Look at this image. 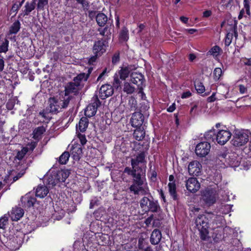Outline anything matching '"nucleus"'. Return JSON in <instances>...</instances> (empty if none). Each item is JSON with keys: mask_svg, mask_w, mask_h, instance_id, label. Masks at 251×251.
Returning <instances> with one entry per match:
<instances>
[{"mask_svg": "<svg viewBox=\"0 0 251 251\" xmlns=\"http://www.w3.org/2000/svg\"><path fill=\"white\" fill-rule=\"evenodd\" d=\"M144 175H141L134 178H133V183L129 187V189L130 192L134 195L141 194L146 195L150 193V191L147 186L143 187L145 178Z\"/></svg>", "mask_w": 251, "mask_h": 251, "instance_id": "obj_3", "label": "nucleus"}, {"mask_svg": "<svg viewBox=\"0 0 251 251\" xmlns=\"http://www.w3.org/2000/svg\"><path fill=\"white\" fill-rule=\"evenodd\" d=\"M120 60V56L119 53H115L112 57V63L116 64Z\"/></svg>", "mask_w": 251, "mask_h": 251, "instance_id": "obj_51", "label": "nucleus"}, {"mask_svg": "<svg viewBox=\"0 0 251 251\" xmlns=\"http://www.w3.org/2000/svg\"><path fill=\"white\" fill-rule=\"evenodd\" d=\"M144 121V117L140 112H135L132 116L131 123L132 126L140 127Z\"/></svg>", "mask_w": 251, "mask_h": 251, "instance_id": "obj_18", "label": "nucleus"}, {"mask_svg": "<svg viewBox=\"0 0 251 251\" xmlns=\"http://www.w3.org/2000/svg\"><path fill=\"white\" fill-rule=\"evenodd\" d=\"M226 209V211H225L224 210H223L222 209H223V207L221 208V211L223 213H224L225 214H226L228 212H229L230 211V209L231 208V207L230 205H228V204H226V205H225L224 206H223Z\"/></svg>", "mask_w": 251, "mask_h": 251, "instance_id": "obj_57", "label": "nucleus"}, {"mask_svg": "<svg viewBox=\"0 0 251 251\" xmlns=\"http://www.w3.org/2000/svg\"><path fill=\"white\" fill-rule=\"evenodd\" d=\"M107 17L103 13H98L96 16V20L98 25L100 26H103L107 22Z\"/></svg>", "mask_w": 251, "mask_h": 251, "instance_id": "obj_28", "label": "nucleus"}, {"mask_svg": "<svg viewBox=\"0 0 251 251\" xmlns=\"http://www.w3.org/2000/svg\"><path fill=\"white\" fill-rule=\"evenodd\" d=\"M198 107V105L197 104H195L191 109L190 110V114L192 115L195 116L197 114V112L196 111L197 108Z\"/></svg>", "mask_w": 251, "mask_h": 251, "instance_id": "obj_56", "label": "nucleus"}, {"mask_svg": "<svg viewBox=\"0 0 251 251\" xmlns=\"http://www.w3.org/2000/svg\"><path fill=\"white\" fill-rule=\"evenodd\" d=\"M195 88L199 93H202L205 91V88L201 82H197L195 85Z\"/></svg>", "mask_w": 251, "mask_h": 251, "instance_id": "obj_43", "label": "nucleus"}, {"mask_svg": "<svg viewBox=\"0 0 251 251\" xmlns=\"http://www.w3.org/2000/svg\"><path fill=\"white\" fill-rule=\"evenodd\" d=\"M107 68H105L103 70L102 72L99 75V76H98V77L97 78V81H99L100 80H101L103 79L104 76L107 73Z\"/></svg>", "mask_w": 251, "mask_h": 251, "instance_id": "obj_54", "label": "nucleus"}, {"mask_svg": "<svg viewBox=\"0 0 251 251\" xmlns=\"http://www.w3.org/2000/svg\"><path fill=\"white\" fill-rule=\"evenodd\" d=\"M239 91L241 94H245L247 92V89L243 85H239Z\"/></svg>", "mask_w": 251, "mask_h": 251, "instance_id": "obj_58", "label": "nucleus"}, {"mask_svg": "<svg viewBox=\"0 0 251 251\" xmlns=\"http://www.w3.org/2000/svg\"><path fill=\"white\" fill-rule=\"evenodd\" d=\"M153 219V215L148 217L147 219H146L145 221V224L146 225L149 226L150 224H151L152 220Z\"/></svg>", "mask_w": 251, "mask_h": 251, "instance_id": "obj_64", "label": "nucleus"}, {"mask_svg": "<svg viewBox=\"0 0 251 251\" xmlns=\"http://www.w3.org/2000/svg\"><path fill=\"white\" fill-rule=\"evenodd\" d=\"M99 31H100V34L103 36H106L107 38H108L109 36H110L111 35V32L110 31V29L107 26L104 28L103 29H99Z\"/></svg>", "mask_w": 251, "mask_h": 251, "instance_id": "obj_41", "label": "nucleus"}, {"mask_svg": "<svg viewBox=\"0 0 251 251\" xmlns=\"http://www.w3.org/2000/svg\"><path fill=\"white\" fill-rule=\"evenodd\" d=\"M131 169L129 167H126L124 170V173L128 175H131L134 178L141 175H144L143 170L140 167H134Z\"/></svg>", "mask_w": 251, "mask_h": 251, "instance_id": "obj_21", "label": "nucleus"}, {"mask_svg": "<svg viewBox=\"0 0 251 251\" xmlns=\"http://www.w3.org/2000/svg\"><path fill=\"white\" fill-rule=\"evenodd\" d=\"M162 237L161 233L158 229L153 230L151 236L150 241L152 244L157 245L160 241Z\"/></svg>", "mask_w": 251, "mask_h": 251, "instance_id": "obj_24", "label": "nucleus"}, {"mask_svg": "<svg viewBox=\"0 0 251 251\" xmlns=\"http://www.w3.org/2000/svg\"><path fill=\"white\" fill-rule=\"evenodd\" d=\"M36 143L35 142H32L30 144H28L26 147L28 148V151H33V150L35 149V148L36 146Z\"/></svg>", "mask_w": 251, "mask_h": 251, "instance_id": "obj_53", "label": "nucleus"}, {"mask_svg": "<svg viewBox=\"0 0 251 251\" xmlns=\"http://www.w3.org/2000/svg\"><path fill=\"white\" fill-rule=\"evenodd\" d=\"M212 15V11L211 10H206L203 12V17L204 18H208L209 17Z\"/></svg>", "mask_w": 251, "mask_h": 251, "instance_id": "obj_59", "label": "nucleus"}, {"mask_svg": "<svg viewBox=\"0 0 251 251\" xmlns=\"http://www.w3.org/2000/svg\"><path fill=\"white\" fill-rule=\"evenodd\" d=\"M145 154L144 152L138 154L136 158H132L131 160L132 168L136 167L140 163H143L145 161Z\"/></svg>", "mask_w": 251, "mask_h": 251, "instance_id": "obj_27", "label": "nucleus"}, {"mask_svg": "<svg viewBox=\"0 0 251 251\" xmlns=\"http://www.w3.org/2000/svg\"><path fill=\"white\" fill-rule=\"evenodd\" d=\"M79 89L80 85L78 82H75V81L70 82L65 85L64 91H62L60 93L62 94L63 96L69 97V101L70 102L72 98V96L70 95L73 94L74 95H76Z\"/></svg>", "mask_w": 251, "mask_h": 251, "instance_id": "obj_10", "label": "nucleus"}, {"mask_svg": "<svg viewBox=\"0 0 251 251\" xmlns=\"http://www.w3.org/2000/svg\"><path fill=\"white\" fill-rule=\"evenodd\" d=\"M77 137L78 138L79 141L82 146L84 145L86 143L87 140L85 135L78 133L77 134Z\"/></svg>", "mask_w": 251, "mask_h": 251, "instance_id": "obj_46", "label": "nucleus"}, {"mask_svg": "<svg viewBox=\"0 0 251 251\" xmlns=\"http://www.w3.org/2000/svg\"><path fill=\"white\" fill-rule=\"evenodd\" d=\"M8 218L6 216H4L0 219V228H4L6 224L7 223Z\"/></svg>", "mask_w": 251, "mask_h": 251, "instance_id": "obj_47", "label": "nucleus"}, {"mask_svg": "<svg viewBox=\"0 0 251 251\" xmlns=\"http://www.w3.org/2000/svg\"><path fill=\"white\" fill-rule=\"evenodd\" d=\"M45 131L46 128L43 126H39L35 128L33 131V138L35 140H40Z\"/></svg>", "mask_w": 251, "mask_h": 251, "instance_id": "obj_29", "label": "nucleus"}, {"mask_svg": "<svg viewBox=\"0 0 251 251\" xmlns=\"http://www.w3.org/2000/svg\"><path fill=\"white\" fill-rule=\"evenodd\" d=\"M87 77V75H86L85 73H81L78 75L76 77H74L73 80L75 82H78L79 85H80V81L82 80H86Z\"/></svg>", "mask_w": 251, "mask_h": 251, "instance_id": "obj_40", "label": "nucleus"}, {"mask_svg": "<svg viewBox=\"0 0 251 251\" xmlns=\"http://www.w3.org/2000/svg\"><path fill=\"white\" fill-rule=\"evenodd\" d=\"M24 210L21 207L13 208L10 217L12 221H17L20 220L24 215Z\"/></svg>", "mask_w": 251, "mask_h": 251, "instance_id": "obj_22", "label": "nucleus"}, {"mask_svg": "<svg viewBox=\"0 0 251 251\" xmlns=\"http://www.w3.org/2000/svg\"><path fill=\"white\" fill-rule=\"evenodd\" d=\"M231 43V35H230L229 34H227L225 40V45L226 46H228Z\"/></svg>", "mask_w": 251, "mask_h": 251, "instance_id": "obj_50", "label": "nucleus"}, {"mask_svg": "<svg viewBox=\"0 0 251 251\" xmlns=\"http://www.w3.org/2000/svg\"><path fill=\"white\" fill-rule=\"evenodd\" d=\"M71 153L74 160H78L82 155V150L79 145H74L72 147Z\"/></svg>", "mask_w": 251, "mask_h": 251, "instance_id": "obj_23", "label": "nucleus"}, {"mask_svg": "<svg viewBox=\"0 0 251 251\" xmlns=\"http://www.w3.org/2000/svg\"><path fill=\"white\" fill-rule=\"evenodd\" d=\"M107 42L106 40H99L95 42L93 46V52L96 55H101L106 51Z\"/></svg>", "mask_w": 251, "mask_h": 251, "instance_id": "obj_15", "label": "nucleus"}, {"mask_svg": "<svg viewBox=\"0 0 251 251\" xmlns=\"http://www.w3.org/2000/svg\"><path fill=\"white\" fill-rule=\"evenodd\" d=\"M130 71L129 67H122L114 76L113 86L115 88H118L121 83L120 79L125 80L128 76Z\"/></svg>", "mask_w": 251, "mask_h": 251, "instance_id": "obj_9", "label": "nucleus"}, {"mask_svg": "<svg viewBox=\"0 0 251 251\" xmlns=\"http://www.w3.org/2000/svg\"><path fill=\"white\" fill-rule=\"evenodd\" d=\"M70 157V153L68 151L64 152L59 157L58 161L61 164H66Z\"/></svg>", "mask_w": 251, "mask_h": 251, "instance_id": "obj_35", "label": "nucleus"}, {"mask_svg": "<svg viewBox=\"0 0 251 251\" xmlns=\"http://www.w3.org/2000/svg\"><path fill=\"white\" fill-rule=\"evenodd\" d=\"M249 140L248 133L241 131H236L231 140L232 144L236 147L245 145Z\"/></svg>", "mask_w": 251, "mask_h": 251, "instance_id": "obj_6", "label": "nucleus"}, {"mask_svg": "<svg viewBox=\"0 0 251 251\" xmlns=\"http://www.w3.org/2000/svg\"><path fill=\"white\" fill-rule=\"evenodd\" d=\"M201 164L197 161H194L189 164L188 170L190 175L199 176L201 173Z\"/></svg>", "mask_w": 251, "mask_h": 251, "instance_id": "obj_20", "label": "nucleus"}, {"mask_svg": "<svg viewBox=\"0 0 251 251\" xmlns=\"http://www.w3.org/2000/svg\"><path fill=\"white\" fill-rule=\"evenodd\" d=\"M39 114L45 119L47 120H50V118L49 117V116H48V113L47 112H45V111H43L42 112H40Z\"/></svg>", "mask_w": 251, "mask_h": 251, "instance_id": "obj_61", "label": "nucleus"}, {"mask_svg": "<svg viewBox=\"0 0 251 251\" xmlns=\"http://www.w3.org/2000/svg\"><path fill=\"white\" fill-rule=\"evenodd\" d=\"M20 23L19 21L15 22L9 29L10 34H16L20 29Z\"/></svg>", "mask_w": 251, "mask_h": 251, "instance_id": "obj_34", "label": "nucleus"}, {"mask_svg": "<svg viewBox=\"0 0 251 251\" xmlns=\"http://www.w3.org/2000/svg\"><path fill=\"white\" fill-rule=\"evenodd\" d=\"M145 131L140 128V127H137L133 132L134 138L138 140H142L145 137Z\"/></svg>", "mask_w": 251, "mask_h": 251, "instance_id": "obj_32", "label": "nucleus"}, {"mask_svg": "<svg viewBox=\"0 0 251 251\" xmlns=\"http://www.w3.org/2000/svg\"><path fill=\"white\" fill-rule=\"evenodd\" d=\"M140 205L143 211L147 212L149 211L152 212H157L160 207L156 201H154L151 197L149 199L147 197H144L140 201Z\"/></svg>", "mask_w": 251, "mask_h": 251, "instance_id": "obj_5", "label": "nucleus"}, {"mask_svg": "<svg viewBox=\"0 0 251 251\" xmlns=\"http://www.w3.org/2000/svg\"><path fill=\"white\" fill-rule=\"evenodd\" d=\"M21 7V4L14 3L11 8V11L13 12H17Z\"/></svg>", "mask_w": 251, "mask_h": 251, "instance_id": "obj_52", "label": "nucleus"}, {"mask_svg": "<svg viewBox=\"0 0 251 251\" xmlns=\"http://www.w3.org/2000/svg\"><path fill=\"white\" fill-rule=\"evenodd\" d=\"M231 135L228 130H220L217 133L215 140L219 144L223 145L229 140Z\"/></svg>", "mask_w": 251, "mask_h": 251, "instance_id": "obj_13", "label": "nucleus"}, {"mask_svg": "<svg viewBox=\"0 0 251 251\" xmlns=\"http://www.w3.org/2000/svg\"><path fill=\"white\" fill-rule=\"evenodd\" d=\"M135 90L134 87L132 86L129 83L125 82L124 85L123 91L127 94H132Z\"/></svg>", "mask_w": 251, "mask_h": 251, "instance_id": "obj_36", "label": "nucleus"}, {"mask_svg": "<svg viewBox=\"0 0 251 251\" xmlns=\"http://www.w3.org/2000/svg\"><path fill=\"white\" fill-rule=\"evenodd\" d=\"M216 100V98H215V93H213L212 94V95L209 97L208 98H207V101L209 102H213L215 100Z\"/></svg>", "mask_w": 251, "mask_h": 251, "instance_id": "obj_62", "label": "nucleus"}, {"mask_svg": "<svg viewBox=\"0 0 251 251\" xmlns=\"http://www.w3.org/2000/svg\"><path fill=\"white\" fill-rule=\"evenodd\" d=\"M49 191L45 185H39L36 189V196L40 198H43L47 195Z\"/></svg>", "mask_w": 251, "mask_h": 251, "instance_id": "obj_25", "label": "nucleus"}, {"mask_svg": "<svg viewBox=\"0 0 251 251\" xmlns=\"http://www.w3.org/2000/svg\"><path fill=\"white\" fill-rule=\"evenodd\" d=\"M48 3V0H39L37 4V8L43 9L45 5Z\"/></svg>", "mask_w": 251, "mask_h": 251, "instance_id": "obj_45", "label": "nucleus"}, {"mask_svg": "<svg viewBox=\"0 0 251 251\" xmlns=\"http://www.w3.org/2000/svg\"><path fill=\"white\" fill-rule=\"evenodd\" d=\"M100 104V102L98 100L97 97L95 98V101L89 104L85 109V115L88 117H91L95 115L97 111V108Z\"/></svg>", "mask_w": 251, "mask_h": 251, "instance_id": "obj_17", "label": "nucleus"}, {"mask_svg": "<svg viewBox=\"0 0 251 251\" xmlns=\"http://www.w3.org/2000/svg\"><path fill=\"white\" fill-rule=\"evenodd\" d=\"M211 145L207 142H201L199 143L196 147L195 152L199 157H204L207 155L210 150Z\"/></svg>", "mask_w": 251, "mask_h": 251, "instance_id": "obj_12", "label": "nucleus"}, {"mask_svg": "<svg viewBox=\"0 0 251 251\" xmlns=\"http://www.w3.org/2000/svg\"><path fill=\"white\" fill-rule=\"evenodd\" d=\"M50 111L51 112H56L59 109L66 108L69 103V97L63 96L62 94L59 93L56 98H50L49 101Z\"/></svg>", "mask_w": 251, "mask_h": 251, "instance_id": "obj_2", "label": "nucleus"}, {"mask_svg": "<svg viewBox=\"0 0 251 251\" xmlns=\"http://www.w3.org/2000/svg\"><path fill=\"white\" fill-rule=\"evenodd\" d=\"M217 194L215 190L206 189L202 194V200L207 206H210L215 203Z\"/></svg>", "mask_w": 251, "mask_h": 251, "instance_id": "obj_11", "label": "nucleus"}, {"mask_svg": "<svg viewBox=\"0 0 251 251\" xmlns=\"http://www.w3.org/2000/svg\"><path fill=\"white\" fill-rule=\"evenodd\" d=\"M169 191L170 194L174 200H176L177 198L176 192V185L175 182H170L168 184Z\"/></svg>", "mask_w": 251, "mask_h": 251, "instance_id": "obj_33", "label": "nucleus"}, {"mask_svg": "<svg viewBox=\"0 0 251 251\" xmlns=\"http://www.w3.org/2000/svg\"><path fill=\"white\" fill-rule=\"evenodd\" d=\"M218 159L222 162L225 161L231 167H237L240 164L239 158L234 153L228 154H220L218 155Z\"/></svg>", "mask_w": 251, "mask_h": 251, "instance_id": "obj_8", "label": "nucleus"}, {"mask_svg": "<svg viewBox=\"0 0 251 251\" xmlns=\"http://www.w3.org/2000/svg\"><path fill=\"white\" fill-rule=\"evenodd\" d=\"M176 109V104L175 103H173L171 105H170L167 109V111L169 112H173Z\"/></svg>", "mask_w": 251, "mask_h": 251, "instance_id": "obj_63", "label": "nucleus"}, {"mask_svg": "<svg viewBox=\"0 0 251 251\" xmlns=\"http://www.w3.org/2000/svg\"><path fill=\"white\" fill-rule=\"evenodd\" d=\"M205 139L207 140L214 141L216 138L215 130L211 129L206 132L204 134Z\"/></svg>", "mask_w": 251, "mask_h": 251, "instance_id": "obj_39", "label": "nucleus"}, {"mask_svg": "<svg viewBox=\"0 0 251 251\" xmlns=\"http://www.w3.org/2000/svg\"><path fill=\"white\" fill-rule=\"evenodd\" d=\"M35 0H32L31 2H26L25 6V10L24 11V15H28L35 7Z\"/></svg>", "mask_w": 251, "mask_h": 251, "instance_id": "obj_31", "label": "nucleus"}, {"mask_svg": "<svg viewBox=\"0 0 251 251\" xmlns=\"http://www.w3.org/2000/svg\"><path fill=\"white\" fill-rule=\"evenodd\" d=\"M77 2L81 4L84 9H88L89 6V3L86 0H76Z\"/></svg>", "mask_w": 251, "mask_h": 251, "instance_id": "obj_49", "label": "nucleus"}, {"mask_svg": "<svg viewBox=\"0 0 251 251\" xmlns=\"http://www.w3.org/2000/svg\"><path fill=\"white\" fill-rule=\"evenodd\" d=\"M244 10L246 11V13L248 15H250V4L249 0H244Z\"/></svg>", "mask_w": 251, "mask_h": 251, "instance_id": "obj_48", "label": "nucleus"}, {"mask_svg": "<svg viewBox=\"0 0 251 251\" xmlns=\"http://www.w3.org/2000/svg\"><path fill=\"white\" fill-rule=\"evenodd\" d=\"M3 57L0 54V72H2L4 67V61Z\"/></svg>", "mask_w": 251, "mask_h": 251, "instance_id": "obj_55", "label": "nucleus"}, {"mask_svg": "<svg viewBox=\"0 0 251 251\" xmlns=\"http://www.w3.org/2000/svg\"><path fill=\"white\" fill-rule=\"evenodd\" d=\"M187 189L190 192L195 193L200 188V183L196 178L190 177L185 181Z\"/></svg>", "mask_w": 251, "mask_h": 251, "instance_id": "obj_16", "label": "nucleus"}, {"mask_svg": "<svg viewBox=\"0 0 251 251\" xmlns=\"http://www.w3.org/2000/svg\"><path fill=\"white\" fill-rule=\"evenodd\" d=\"M130 77L131 82L138 87L139 93L143 94V89L144 86V76L141 74L133 73L131 74Z\"/></svg>", "mask_w": 251, "mask_h": 251, "instance_id": "obj_14", "label": "nucleus"}, {"mask_svg": "<svg viewBox=\"0 0 251 251\" xmlns=\"http://www.w3.org/2000/svg\"><path fill=\"white\" fill-rule=\"evenodd\" d=\"M28 151V147H24L18 151L13 162V169L8 172L9 179L15 182L22 177L25 173L28 168L25 160L24 159L25 155Z\"/></svg>", "mask_w": 251, "mask_h": 251, "instance_id": "obj_1", "label": "nucleus"}, {"mask_svg": "<svg viewBox=\"0 0 251 251\" xmlns=\"http://www.w3.org/2000/svg\"><path fill=\"white\" fill-rule=\"evenodd\" d=\"M191 96V93L190 91H186L184 93L181 95V98L186 99L189 98Z\"/></svg>", "mask_w": 251, "mask_h": 251, "instance_id": "obj_60", "label": "nucleus"}, {"mask_svg": "<svg viewBox=\"0 0 251 251\" xmlns=\"http://www.w3.org/2000/svg\"><path fill=\"white\" fill-rule=\"evenodd\" d=\"M222 74V71L220 68H216L214 70L213 75L214 79L218 80Z\"/></svg>", "mask_w": 251, "mask_h": 251, "instance_id": "obj_42", "label": "nucleus"}, {"mask_svg": "<svg viewBox=\"0 0 251 251\" xmlns=\"http://www.w3.org/2000/svg\"><path fill=\"white\" fill-rule=\"evenodd\" d=\"M88 120L87 117H82L80 119L78 125H76V128L78 127L81 132H84L86 130L88 126Z\"/></svg>", "mask_w": 251, "mask_h": 251, "instance_id": "obj_30", "label": "nucleus"}, {"mask_svg": "<svg viewBox=\"0 0 251 251\" xmlns=\"http://www.w3.org/2000/svg\"><path fill=\"white\" fill-rule=\"evenodd\" d=\"M8 41L5 40L0 46V52H6L8 50Z\"/></svg>", "mask_w": 251, "mask_h": 251, "instance_id": "obj_44", "label": "nucleus"}, {"mask_svg": "<svg viewBox=\"0 0 251 251\" xmlns=\"http://www.w3.org/2000/svg\"><path fill=\"white\" fill-rule=\"evenodd\" d=\"M119 38L121 41H126L128 39V30L124 28L120 33Z\"/></svg>", "mask_w": 251, "mask_h": 251, "instance_id": "obj_38", "label": "nucleus"}, {"mask_svg": "<svg viewBox=\"0 0 251 251\" xmlns=\"http://www.w3.org/2000/svg\"><path fill=\"white\" fill-rule=\"evenodd\" d=\"M69 175L70 172L68 170H59L49 178V183L55 186L59 182H65Z\"/></svg>", "mask_w": 251, "mask_h": 251, "instance_id": "obj_7", "label": "nucleus"}, {"mask_svg": "<svg viewBox=\"0 0 251 251\" xmlns=\"http://www.w3.org/2000/svg\"><path fill=\"white\" fill-rule=\"evenodd\" d=\"M114 92L113 87L110 84L102 85L100 89V97L104 100L105 98L111 96Z\"/></svg>", "mask_w": 251, "mask_h": 251, "instance_id": "obj_19", "label": "nucleus"}, {"mask_svg": "<svg viewBox=\"0 0 251 251\" xmlns=\"http://www.w3.org/2000/svg\"><path fill=\"white\" fill-rule=\"evenodd\" d=\"M21 201L25 203L26 206L30 207L33 206L36 200L34 197H31L29 194H27L24 197H22Z\"/></svg>", "mask_w": 251, "mask_h": 251, "instance_id": "obj_26", "label": "nucleus"}, {"mask_svg": "<svg viewBox=\"0 0 251 251\" xmlns=\"http://www.w3.org/2000/svg\"><path fill=\"white\" fill-rule=\"evenodd\" d=\"M222 51V49L219 46H215L210 49L208 53L214 57H217Z\"/></svg>", "mask_w": 251, "mask_h": 251, "instance_id": "obj_37", "label": "nucleus"}, {"mask_svg": "<svg viewBox=\"0 0 251 251\" xmlns=\"http://www.w3.org/2000/svg\"><path fill=\"white\" fill-rule=\"evenodd\" d=\"M195 223L200 231L201 238L206 240L208 238V220L204 215H199L195 220Z\"/></svg>", "mask_w": 251, "mask_h": 251, "instance_id": "obj_4", "label": "nucleus"}]
</instances>
